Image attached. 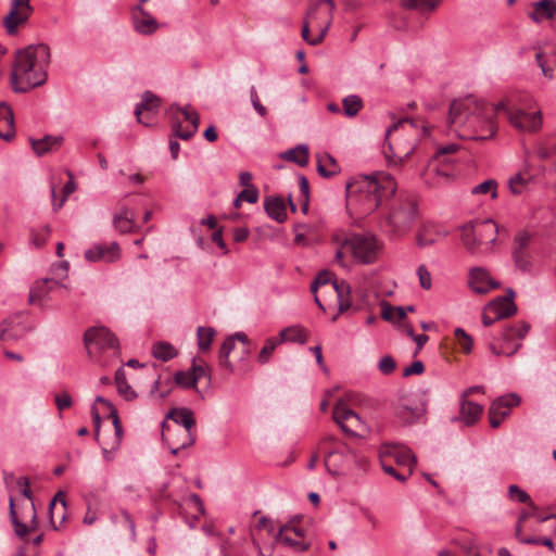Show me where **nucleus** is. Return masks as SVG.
Returning <instances> with one entry per match:
<instances>
[{"label": "nucleus", "instance_id": "nucleus-11", "mask_svg": "<svg viewBox=\"0 0 556 556\" xmlns=\"http://www.w3.org/2000/svg\"><path fill=\"white\" fill-rule=\"evenodd\" d=\"M168 417L176 424L175 432L181 435V441L173 448V454H177L180 448L190 446L193 441L192 429L195 426V419L190 408H173Z\"/></svg>", "mask_w": 556, "mask_h": 556}, {"label": "nucleus", "instance_id": "nucleus-35", "mask_svg": "<svg viewBox=\"0 0 556 556\" xmlns=\"http://www.w3.org/2000/svg\"><path fill=\"white\" fill-rule=\"evenodd\" d=\"M337 294L339 312H346L351 307V287L345 280H334L332 282V288Z\"/></svg>", "mask_w": 556, "mask_h": 556}, {"label": "nucleus", "instance_id": "nucleus-63", "mask_svg": "<svg viewBox=\"0 0 556 556\" xmlns=\"http://www.w3.org/2000/svg\"><path fill=\"white\" fill-rule=\"evenodd\" d=\"M54 403L60 412L72 407L73 399L72 395L66 391H60L54 395Z\"/></svg>", "mask_w": 556, "mask_h": 556}, {"label": "nucleus", "instance_id": "nucleus-33", "mask_svg": "<svg viewBox=\"0 0 556 556\" xmlns=\"http://www.w3.org/2000/svg\"><path fill=\"white\" fill-rule=\"evenodd\" d=\"M482 412V405L468 401L467 399H462L460 419L466 426H471L479 420Z\"/></svg>", "mask_w": 556, "mask_h": 556}, {"label": "nucleus", "instance_id": "nucleus-50", "mask_svg": "<svg viewBox=\"0 0 556 556\" xmlns=\"http://www.w3.org/2000/svg\"><path fill=\"white\" fill-rule=\"evenodd\" d=\"M215 336V330L211 327H199L197 330L198 337V345L202 351H206L210 349L213 338Z\"/></svg>", "mask_w": 556, "mask_h": 556}, {"label": "nucleus", "instance_id": "nucleus-46", "mask_svg": "<svg viewBox=\"0 0 556 556\" xmlns=\"http://www.w3.org/2000/svg\"><path fill=\"white\" fill-rule=\"evenodd\" d=\"M343 112L349 117H354L363 109V100L357 94H350L342 100Z\"/></svg>", "mask_w": 556, "mask_h": 556}, {"label": "nucleus", "instance_id": "nucleus-31", "mask_svg": "<svg viewBox=\"0 0 556 556\" xmlns=\"http://www.w3.org/2000/svg\"><path fill=\"white\" fill-rule=\"evenodd\" d=\"M488 313H492L495 318L503 319L516 314L517 306L509 298H496L488 305Z\"/></svg>", "mask_w": 556, "mask_h": 556}, {"label": "nucleus", "instance_id": "nucleus-4", "mask_svg": "<svg viewBox=\"0 0 556 556\" xmlns=\"http://www.w3.org/2000/svg\"><path fill=\"white\" fill-rule=\"evenodd\" d=\"M396 182L394 178L384 172H377L370 176H363L354 182L346 184L350 195L358 192V200L364 203V211L376 210L383 200L395 194Z\"/></svg>", "mask_w": 556, "mask_h": 556}, {"label": "nucleus", "instance_id": "nucleus-27", "mask_svg": "<svg viewBox=\"0 0 556 556\" xmlns=\"http://www.w3.org/2000/svg\"><path fill=\"white\" fill-rule=\"evenodd\" d=\"M63 287L60 282L53 279H43L36 281L29 291V303L41 305L48 298L50 292Z\"/></svg>", "mask_w": 556, "mask_h": 556}, {"label": "nucleus", "instance_id": "nucleus-14", "mask_svg": "<svg viewBox=\"0 0 556 556\" xmlns=\"http://www.w3.org/2000/svg\"><path fill=\"white\" fill-rule=\"evenodd\" d=\"M509 124L520 131L534 132L542 126L541 111L526 112L523 109L508 111Z\"/></svg>", "mask_w": 556, "mask_h": 556}, {"label": "nucleus", "instance_id": "nucleus-19", "mask_svg": "<svg viewBox=\"0 0 556 556\" xmlns=\"http://www.w3.org/2000/svg\"><path fill=\"white\" fill-rule=\"evenodd\" d=\"M332 418L342 431L349 434H354L352 428L357 427L361 422L358 415L349 408L343 402H338L336 404L332 412Z\"/></svg>", "mask_w": 556, "mask_h": 556}, {"label": "nucleus", "instance_id": "nucleus-5", "mask_svg": "<svg viewBox=\"0 0 556 556\" xmlns=\"http://www.w3.org/2000/svg\"><path fill=\"white\" fill-rule=\"evenodd\" d=\"M416 216L415 198L401 193L390 202L387 214L380 220V228L389 237H401L412 228Z\"/></svg>", "mask_w": 556, "mask_h": 556}, {"label": "nucleus", "instance_id": "nucleus-42", "mask_svg": "<svg viewBox=\"0 0 556 556\" xmlns=\"http://www.w3.org/2000/svg\"><path fill=\"white\" fill-rule=\"evenodd\" d=\"M111 520L114 525H116L122 531H129L130 536L134 539L136 536V527L135 521L129 515V513L125 509H121L118 513L114 514L111 517Z\"/></svg>", "mask_w": 556, "mask_h": 556}, {"label": "nucleus", "instance_id": "nucleus-28", "mask_svg": "<svg viewBox=\"0 0 556 556\" xmlns=\"http://www.w3.org/2000/svg\"><path fill=\"white\" fill-rule=\"evenodd\" d=\"M33 13L23 10L10 8L9 13L4 16L2 25L8 35L13 36L18 31V26L25 25Z\"/></svg>", "mask_w": 556, "mask_h": 556}, {"label": "nucleus", "instance_id": "nucleus-17", "mask_svg": "<svg viewBox=\"0 0 556 556\" xmlns=\"http://www.w3.org/2000/svg\"><path fill=\"white\" fill-rule=\"evenodd\" d=\"M161 100L151 91H146L142 94V100L137 104L135 115L140 124L144 126L153 125V117L157 113Z\"/></svg>", "mask_w": 556, "mask_h": 556}, {"label": "nucleus", "instance_id": "nucleus-47", "mask_svg": "<svg viewBox=\"0 0 556 556\" xmlns=\"http://www.w3.org/2000/svg\"><path fill=\"white\" fill-rule=\"evenodd\" d=\"M115 383L118 393L123 395L126 400H132L136 396V393L126 381V375L123 369H118L116 371Z\"/></svg>", "mask_w": 556, "mask_h": 556}, {"label": "nucleus", "instance_id": "nucleus-13", "mask_svg": "<svg viewBox=\"0 0 556 556\" xmlns=\"http://www.w3.org/2000/svg\"><path fill=\"white\" fill-rule=\"evenodd\" d=\"M521 399L516 393L506 394L493 401L489 408V421L492 428H497L509 416L510 408L518 406Z\"/></svg>", "mask_w": 556, "mask_h": 556}, {"label": "nucleus", "instance_id": "nucleus-36", "mask_svg": "<svg viewBox=\"0 0 556 556\" xmlns=\"http://www.w3.org/2000/svg\"><path fill=\"white\" fill-rule=\"evenodd\" d=\"M317 172L321 177L330 178L340 172L336 159L329 153L317 156Z\"/></svg>", "mask_w": 556, "mask_h": 556}, {"label": "nucleus", "instance_id": "nucleus-32", "mask_svg": "<svg viewBox=\"0 0 556 556\" xmlns=\"http://www.w3.org/2000/svg\"><path fill=\"white\" fill-rule=\"evenodd\" d=\"M528 514L526 511H521L518 521L516 525V538L519 540V542L523 544H531V545H544L548 547L549 549L554 548V542L551 538H538V536H522L521 530L523 522L528 519Z\"/></svg>", "mask_w": 556, "mask_h": 556}, {"label": "nucleus", "instance_id": "nucleus-45", "mask_svg": "<svg viewBox=\"0 0 556 556\" xmlns=\"http://www.w3.org/2000/svg\"><path fill=\"white\" fill-rule=\"evenodd\" d=\"M153 356L163 362H167L174 358L178 352L177 350L167 342H157L153 345L152 349Z\"/></svg>", "mask_w": 556, "mask_h": 556}, {"label": "nucleus", "instance_id": "nucleus-1", "mask_svg": "<svg viewBox=\"0 0 556 556\" xmlns=\"http://www.w3.org/2000/svg\"><path fill=\"white\" fill-rule=\"evenodd\" d=\"M447 125L451 131L465 140H489L497 129L492 115L485 112L484 102L472 96L451 103Z\"/></svg>", "mask_w": 556, "mask_h": 556}, {"label": "nucleus", "instance_id": "nucleus-54", "mask_svg": "<svg viewBox=\"0 0 556 556\" xmlns=\"http://www.w3.org/2000/svg\"><path fill=\"white\" fill-rule=\"evenodd\" d=\"M454 336L462 351L464 353H470L473 346L472 338L463 328H456Z\"/></svg>", "mask_w": 556, "mask_h": 556}, {"label": "nucleus", "instance_id": "nucleus-15", "mask_svg": "<svg viewBox=\"0 0 556 556\" xmlns=\"http://www.w3.org/2000/svg\"><path fill=\"white\" fill-rule=\"evenodd\" d=\"M180 112L184 115L186 122H188V126L186 128L182 127L181 122L178 119H173V129L175 135L184 140L190 139L198 130L200 124L199 114L191 109V106L187 105L182 109L178 106H172L170 112Z\"/></svg>", "mask_w": 556, "mask_h": 556}, {"label": "nucleus", "instance_id": "nucleus-51", "mask_svg": "<svg viewBox=\"0 0 556 556\" xmlns=\"http://www.w3.org/2000/svg\"><path fill=\"white\" fill-rule=\"evenodd\" d=\"M334 8L333 0H320L309 11L313 12L320 21H325V12L329 11V25L331 24L332 11Z\"/></svg>", "mask_w": 556, "mask_h": 556}, {"label": "nucleus", "instance_id": "nucleus-22", "mask_svg": "<svg viewBox=\"0 0 556 556\" xmlns=\"http://www.w3.org/2000/svg\"><path fill=\"white\" fill-rule=\"evenodd\" d=\"M9 504H10L9 505L10 506L9 507L10 508V519L13 525L14 532L18 538L22 539V538L26 536L30 531L37 530V528L39 526V521L37 518L36 507H35L34 503L30 504V510H31L30 526H27L26 523L20 521L18 515L15 510V504H14L13 497H10Z\"/></svg>", "mask_w": 556, "mask_h": 556}, {"label": "nucleus", "instance_id": "nucleus-44", "mask_svg": "<svg viewBox=\"0 0 556 556\" xmlns=\"http://www.w3.org/2000/svg\"><path fill=\"white\" fill-rule=\"evenodd\" d=\"M441 0H401L404 9L417 10L419 12H431L437 9Z\"/></svg>", "mask_w": 556, "mask_h": 556}, {"label": "nucleus", "instance_id": "nucleus-34", "mask_svg": "<svg viewBox=\"0 0 556 556\" xmlns=\"http://www.w3.org/2000/svg\"><path fill=\"white\" fill-rule=\"evenodd\" d=\"M264 208L267 215L278 223H283L287 219L286 205L283 200L279 197L266 198Z\"/></svg>", "mask_w": 556, "mask_h": 556}, {"label": "nucleus", "instance_id": "nucleus-23", "mask_svg": "<svg viewBox=\"0 0 556 556\" xmlns=\"http://www.w3.org/2000/svg\"><path fill=\"white\" fill-rule=\"evenodd\" d=\"M85 256L90 262H115L121 256L119 245L116 242L98 244L86 251Z\"/></svg>", "mask_w": 556, "mask_h": 556}, {"label": "nucleus", "instance_id": "nucleus-38", "mask_svg": "<svg viewBox=\"0 0 556 556\" xmlns=\"http://www.w3.org/2000/svg\"><path fill=\"white\" fill-rule=\"evenodd\" d=\"M281 157L304 167L309 161L308 147L306 144H299L295 148L281 153Z\"/></svg>", "mask_w": 556, "mask_h": 556}, {"label": "nucleus", "instance_id": "nucleus-8", "mask_svg": "<svg viewBox=\"0 0 556 556\" xmlns=\"http://www.w3.org/2000/svg\"><path fill=\"white\" fill-rule=\"evenodd\" d=\"M530 329V325L526 321H521L518 326H505L498 333L497 338H494L490 343L489 348L495 355L511 356L521 346L520 341L527 336Z\"/></svg>", "mask_w": 556, "mask_h": 556}, {"label": "nucleus", "instance_id": "nucleus-9", "mask_svg": "<svg viewBox=\"0 0 556 556\" xmlns=\"http://www.w3.org/2000/svg\"><path fill=\"white\" fill-rule=\"evenodd\" d=\"M460 146L457 143H450L446 146L439 147L435 154L431 159L426 169V175L431 176L435 175L437 181L435 184H440L441 181H446L452 176V173L448 172L445 166L453 164L457 161L454 156L456 152H458Z\"/></svg>", "mask_w": 556, "mask_h": 556}, {"label": "nucleus", "instance_id": "nucleus-12", "mask_svg": "<svg viewBox=\"0 0 556 556\" xmlns=\"http://www.w3.org/2000/svg\"><path fill=\"white\" fill-rule=\"evenodd\" d=\"M325 13V21L323 22L312 11H308L302 27V38L308 45L317 46L323 42L329 28V11Z\"/></svg>", "mask_w": 556, "mask_h": 556}, {"label": "nucleus", "instance_id": "nucleus-53", "mask_svg": "<svg viewBox=\"0 0 556 556\" xmlns=\"http://www.w3.org/2000/svg\"><path fill=\"white\" fill-rule=\"evenodd\" d=\"M76 189V186H75V182L71 179L68 182H66L63 187V197L62 199L58 202L55 200V197H56V192H55V186L52 185L51 186V195H52V199H53V210L54 211H58L60 210L66 202L67 198L70 194H72Z\"/></svg>", "mask_w": 556, "mask_h": 556}, {"label": "nucleus", "instance_id": "nucleus-16", "mask_svg": "<svg viewBox=\"0 0 556 556\" xmlns=\"http://www.w3.org/2000/svg\"><path fill=\"white\" fill-rule=\"evenodd\" d=\"M379 457L392 458L399 465L407 466L408 473L412 475L413 466L416 464V457L408 447L383 443L379 448Z\"/></svg>", "mask_w": 556, "mask_h": 556}, {"label": "nucleus", "instance_id": "nucleus-3", "mask_svg": "<svg viewBox=\"0 0 556 556\" xmlns=\"http://www.w3.org/2000/svg\"><path fill=\"white\" fill-rule=\"evenodd\" d=\"M427 132V127L424 126L419 130L410 118H403L394 123L386 132L387 146L383 147V154L388 163L399 165L409 157L419 137Z\"/></svg>", "mask_w": 556, "mask_h": 556}, {"label": "nucleus", "instance_id": "nucleus-20", "mask_svg": "<svg viewBox=\"0 0 556 556\" xmlns=\"http://www.w3.org/2000/svg\"><path fill=\"white\" fill-rule=\"evenodd\" d=\"M28 330L27 326L22 323L20 315L10 316L0 324V340L4 342L17 341Z\"/></svg>", "mask_w": 556, "mask_h": 556}, {"label": "nucleus", "instance_id": "nucleus-7", "mask_svg": "<svg viewBox=\"0 0 556 556\" xmlns=\"http://www.w3.org/2000/svg\"><path fill=\"white\" fill-rule=\"evenodd\" d=\"M497 232V225L492 219L470 222L462 227V242L470 254L488 253Z\"/></svg>", "mask_w": 556, "mask_h": 556}, {"label": "nucleus", "instance_id": "nucleus-10", "mask_svg": "<svg viewBox=\"0 0 556 556\" xmlns=\"http://www.w3.org/2000/svg\"><path fill=\"white\" fill-rule=\"evenodd\" d=\"M84 344L90 357L101 351L117 352L119 350L117 338L103 326L87 329L84 334Z\"/></svg>", "mask_w": 556, "mask_h": 556}, {"label": "nucleus", "instance_id": "nucleus-59", "mask_svg": "<svg viewBox=\"0 0 556 556\" xmlns=\"http://www.w3.org/2000/svg\"><path fill=\"white\" fill-rule=\"evenodd\" d=\"M299 188L302 195V212L306 214L308 212L309 204V184L304 175L299 177Z\"/></svg>", "mask_w": 556, "mask_h": 556}, {"label": "nucleus", "instance_id": "nucleus-37", "mask_svg": "<svg viewBox=\"0 0 556 556\" xmlns=\"http://www.w3.org/2000/svg\"><path fill=\"white\" fill-rule=\"evenodd\" d=\"M62 137L46 136L42 139H31L30 143L34 152L38 156H41L53 149L59 148L62 144Z\"/></svg>", "mask_w": 556, "mask_h": 556}, {"label": "nucleus", "instance_id": "nucleus-61", "mask_svg": "<svg viewBox=\"0 0 556 556\" xmlns=\"http://www.w3.org/2000/svg\"><path fill=\"white\" fill-rule=\"evenodd\" d=\"M531 239L532 235L527 230L519 231L515 236L513 250L528 251V247L530 245Z\"/></svg>", "mask_w": 556, "mask_h": 556}, {"label": "nucleus", "instance_id": "nucleus-64", "mask_svg": "<svg viewBox=\"0 0 556 556\" xmlns=\"http://www.w3.org/2000/svg\"><path fill=\"white\" fill-rule=\"evenodd\" d=\"M508 495L510 500L517 501L519 503H530L531 501L529 494L516 484H511L508 488Z\"/></svg>", "mask_w": 556, "mask_h": 556}, {"label": "nucleus", "instance_id": "nucleus-60", "mask_svg": "<svg viewBox=\"0 0 556 556\" xmlns=\"http://www.w3.org/2000/svg\"><path fill=\"white\" fill-rule=\"evenodd\" d=\"M527 504L530 507L529 511L525 510L529 515L528 518L534 517L539 523L546 522V521H553V528L554 529L556 528V515L552 514V515L544 516L539 513L538 507L535 506V504L532 501H530V503H527Z\"/></svg>", "mask_w": 556, "mask_h": 556}, {"label": "nucleus", "instance_id": "nucleus-57", "mask_svg": "<svg viewBox=\"0 0 556 556\" xmlns=\"http://www.w3.org/2000/svg\"><path fill=\"white\" fill-rule=\"evenodd\" d=\"M175 383L185 389H197L195 378L192 376L190 370L177 371L175 374Z\"/></svg>", "mask_w": 556, "mask_h": 556}, {"label": "nucleus", "instance_id": "nucleus-29", "mask_svg": "<svg viewBox=\"0 0 556 556\" xmlns=\"http://www.w3.org/2000/svg\"><path fill=\"white\" fill-rule=\"evenodd\" d=\"M15 135L14 115L12 109L0 102V138L10 141Z\"/></svg>", "mask_w": 556, "mask_h": 556}, {"label": "nucleus", "instance_id": "nucleus-24", "mask_svg": "<svg viewBox=\"0 0 556 556\" xmlns=\"http://www.w3.org/2000/svg\"><path fill=\"white\" fill-rule=\"evenodd\" d=\"M290 529H292L291 523L280 527L278 532L274 534L275 542L288 546L296 552H304L308 549L311 543L305 541V539H299L298 536L290 534Z\"/></svg>", "mask_w": 556, "mask_h": 556}, {"label": "nucleus", "instance_id": "nucleus-30", "mask_svg": "<svg viewBox=\"0 0 556 556\" xmlns=\"http://www.w3.org/2000/svg\"><path fill=\"white\" fill-rule=\"evenodd\" d=\"M237 340L243 344V351L245 352L247 351L245 344L248 343V337L243 332H237L233 336L228 337L224 341V343L220 348V352H219L220 366L228 368L230 370H232V366H231V363L229 362V355H230L231 351L235 349Z\"/></svg>", "mask_w": 556, "mask_h": 556}, {"label": "nucleus", "instance_id": "nucleus-48", "mask_svg": "<svg viewBox=\"0 0 556 556\" xmlns=\"http://www.w3.org/2000/svg\"><path fill=\"white\" fill-rule=\"evenodd\" d=\"M50 226L49 225H45V226H40L38 228H31L30 229V243L35 247V248H41L46 244V242L48 241V238L50 236Z\"/></svg>", "mask_w": 556, "mask_h": 556}, {"label": "nucleus", "instance_id": "nucleus-56", "mask_svg": "<svg viewBox=\"0 0 556 556\" xmlns=\"http://www.w3.org/2000/svg\"><path fill=\"white\" fill-rule=\"evenodd\" d=\"M513 258L520 270L527 271L531 268V256L528 251L513 250Z\"/></svg>", "mask_w": 556, "mask_h": 556}, {"label": "nucleus", "instance_id": "nucleus-25", "mask_svg": "<svg viewBox=\"0 0 556 556\" xmlns=\"http://www.w3.org/2000/svg\"><path fill=\"white\" fill-rule=\"evenodd\" d=\"M345 444H342L341 448L328 452L325 457V466L329 473L341 475L350 467V459L348 458Z\"/></svg>", "mask_w": 556, "mask_h": 556}, {"label": "nucleus", "instance_id": "nucleus-43", "mask_svg": "<svg viewBox=\"0 0 556 556\" xmlns=\"http://www.w3.org/2000/svg\"><path fill=\"white\" fill-rule=\"evenodd\" d=\"M336 279H332V274L328 270H323L320 271L316 278L314 279V281L311 283V292L316 294L317 290L319 287H325V286H329L330 289L332 288V282L334 281ZM315 302L316 304L321 308V309H325L324 305L321 304L320 300L318 299L317 295H315Z\"/></svg>", "mask_w": 556, "mask_h": 556}, {"label": "nucleus", "instance_id": "nucleus-21", "mask_svg": "<svg viewBox=\"0 0 556 556\" xmlns=\"http://www.w3.org/2000/svg\"><path fill=\"white\" fill-rule=\"evenodd\" d=\"M131 17L134 27L139 34L151 35L159 28V24L155 18L140 4H137L131 9Z\"/></svg>", "mask_w": 556, "mask_h": 556}, {"label": "nucleus", "instance_id": "nucleus-49", "mask_svg": "<svg viewBox=\"0 0 556 556\" xmlns=\"http://www.w3.org/2000/svg\"><path fill=\"white\" fill-rule=\"evenodd\" d=\"M441 237L439 231H433L432 227L425 226L417 236V244L421 248L434 244Z\"/></svg>", "mask_w": 556, "mask_h": 556}, {"label": "nucleus", "instance_id": "nucleus-26", "mask_svg": "<svg viewBox=\"0 0 556 556\" xmlns=\"http://www.w3.org/2000/svg\"><path fill=\"white\" fill-rule=\"evenodd\" d=\"M556 14L555 0H540L531 3L530 10L527 12L529 18L534 23H541L545 20L554 18Z\"/></svg>", "mask_w": 556, "mask_h": 556}, {"label": "nucleus", "instance_id": "nucleus-62", "mask_svg": "<svg viewBox=\"0 0 556 556\" xmlns=\"http://www.w3.org/2000/svg\"><path fill=\"white\" fill-rule=\"evenodd\" d=\"M485 112L492 115V119H494V116L498 112H505L508 116V111H515L516 109L513 108L507 100L500 101L498 103L494 105H489L484 103Z\"/></svg>", "mask_w": 556, "mask_h": 556}, {"label": "nucleus", "instance_id": "nucleus-2", "mask_svg": "<svg viewBox=\"0 0 556 556\" xmlns=\"http://www.w3.org/2000/svg\"><path fill=\"white\" fill-rule=\"evenodd\" d=\"M50 56V48L45 43L30 45L18 51L11 74L13 90L26 92L42 85L47 79L46 67Z\"/></svg>", "mask_w": 556, "mask_h": 556}, {"label": "nucleus", "instance_id": "nucleus-40", "mask_svg": "<svg viewBox=\"0 0 556 556\" xmlns=\"http://www.w3.org/2000/svg\"><path fill=\"white\" fill-rule=\"evenodd\" d=\"M279 336H280L279 340L281 342L290 341V342H296L300 344H304L307 341L306 330L300 325L290 326V327L282 329L280 331Z\"/></svg>", "mask_w": 556, "mask_h": 556}, {"label": "nucleus", "instance_id": "nucleus-52", "mask_svg": "<svg viewBox=\"0 0 556 556\" xmlns=\"http://www.w3.org/2000/svg\"><path fill=\"white\" fill-rule=\"evenodd\" d=\"M280 343H281V341L279 339H276V338H268V339H266L263 349L260 351V353L257 355L258 363L266 364L269 361V358L271 357L275 349Z\"/></svg>", "mask_w": 556, "mask_h": 556}, {"label": "nucleus", "instance_id": "nucleus-39", "mask_svg": "<svg viewBox=\"0 0 556 556\" xmlns=\"http://www.w3.org/2000/svg\"><path fill=\"white\" fill-rule=\"evenodd\" d=\"M529 173H516L508 178V188L514 195H520L529 189L531 182Z\"/></svg>", "mask_w": 556, "mask_h": 556}, {"label": "nucleus", "instance_id": "nucleus-18", "mask_svg": "<svg viewBox=\"0 0 556 556\" xmlns=\"http://www.w3.org/2000/svg\"><path fill=\"white\" fill-rule=\"evenodd\" d=\"M468 286L475 293L486 294L500 288V282L494 280L486 269L475 267L469 273Z\"/></svg>", "mask_w": 556, "mask_h": 556}, {"label": "nucleus", "instance_id": "nucleus-41", "mask_svg": "<svg viewBox=\"0 0 556 556\" xmlns=\"http://www.w3.org/2000/svg\"><path fill=\"white\" fill-rule=\"evenodd\" d=\"M113 223L119 232H130L135 226L134 214L127 207H123L121 212L114 216Z\"/></svg>", "mask_w": 556, "mask_h": 556}, {"label": "nucleus", "instance_id": "nucleus-58", "mask_svg": "<svg viewBox=\"0 0 556 556\" xmlns=\"http://www.w3.org/2000/svg\"><path fill=\"white\" fill-rule=\"evenodd\" d=\"M491 192V198L495 199L497 197V182L493 179L485 180L479 185H477L472 189V193L476 194H485Z\"/></svg>", "mask_w": 556, "mask_h": 556}, {"label": "nucleus", "instance_id": "nucleus-6", "mask_svg": "<svg viewBox=\"0 0 556 556\" xmlns=\"http://www.w3.org/2000/svg\"><path fill=\"white\" fill-rule=\"evenodd\" d=\"M334 240L339 244L334 260L341 266H345L343 263L345 251L362 264H372L378 260L381 250L380 243L370 233H353L344 237L337 235Z\"/></svg>", "mask_w": 556, "mask_h": 556}, {"label": "nucleus", "instance_id": "nucleus-55", "mask_svg": "<svg viewBox=\"0 0 556 556\" xmlns=\"http://www.w3.org/2000/svg\"><path fill=\"white\" fill-rule=\"evenodd\" d=\"M396 415L406 421H410L420 415V409L414 408L404 401H401L396 406Z\"/></svg>", "mask_w": 556, "mask_h": 556}]
</instances>
